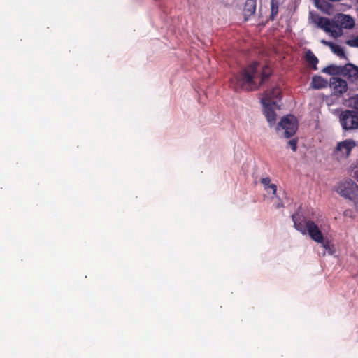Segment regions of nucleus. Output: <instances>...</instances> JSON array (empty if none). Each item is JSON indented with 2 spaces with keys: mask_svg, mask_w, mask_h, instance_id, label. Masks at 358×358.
I'll use <instances>...</instances> for the list:
<instances>
[{
  "mask_svg": "<svg viewBox=\"0 0 358 358\" xmlns=\"http://www.w3.org/2000/svg\"><path fill=\"white\" fill-rule=\"evenodd\" d=\"M335 190L345 199L351 201L358 199V185L350 179L338 182L335 186Z\"/></svg>",
  "mask_w": 358,
  "mask_h": 358,
  "instance_id": "obj_3",
  "label": "nucleus"
},
{
  "mask_svg": "<svg viewBox=\"0 0 358 358\" xmlns=\"http://www.w3.org/2000/svg\"><path fill=\"white\" fill-rule=\"evenodd\" d=\"M256 0H247L243 8V15L245 20H248V17L255 14L256 11Z\"/></svg>",
  "mask_w": 358,
  "mask_h": 358,
  "instance_id": "obj_12",
  "label": "nucleus"
},
{
  "mask_svg": "<svg viewBox=\"0 0 358 358\" xmlns=\"http://www.w3.org/2000/svg\"><path fill=\"white\" fill-rule=\"evenodd\" d=\"M355 146L356 143L354 140L346 139L338 143L333 154L338 159H347Z\"/></svg>",
  "mask_w": 358,
  "mask_h": 358,
  "instance_id": "obj_5",
  "label": "nucleus"
},
{
  "mask_svg": "<svg viewBox=\"0 0 358 358\" xmlns=\"http://www.w3.org/2000/svg\"><path fill=\"white\" fill-rule=\"evenodd\" d=\"M333 22H336V26L334 28L336 30H339L340 29L343 31V28L350 29L355 26L354 19L349 15L342 13L338 14L336 20H333Z\"/></svg>",
  "mask_w": 358,
  "mask_h": 358,
  "instance_id": "obj_9",
  "label": "nucleus"
},
{
  "mask_svg": "<svg viewBox=\"0 0 358 358\" xmlns=\"http://www.w3.org/2000/svg\"><path fill=\"white\" fill-rule=\"evenodd\" d=\"M275 206L276 208H283L284 207V203L281 201L280 199H278V201L276 203V204L275 205Z\"/></svg>",
  "mask_w": 358,
  "mask_h": 358,
  "instance_id": "obj_25",
  "label": "nucleus"
},
{
  "mask_svg": "<svg viewBox=\"0 0 358 358\" xmlns=\"http://www.w3.org/2000/svg\"><path fill=\"white\" fill-rule=\"evenodd\" d=\"M271 179L269 177L263 178L261 180V183L264 185V188L266 191H268V186L271 185Z\"/></svg>",
  "mask_w": 358,
  "mask_h": 358,
  "instance_id": "obj_23",
  "label": "nucleus"
},
{
  "mask_svg": "<svg viewBox=\"0 0 358 358\" xmlns=\"http://www.w3.org/2000/svg\"><path fill=\"white\" fill-rule=\"evenodd\" d=\"M352 108L358 112V94H355L350 99Z\"/></svg>",
  "mask_w": 358,
  "mask_h": 358,
  "instance_id": "obj_20",
  "label": "nucleus"
},
{
  "mask_svg": "<svg viewBox=\"0 0 358 358\" xmlns=\"http://www.w3.org/2000/svg\"><path fill=\"white\" fill-rule=\"evenodd\" d=\"M271 190L272 192V194L273 195H276L277 192V186L275 184H271L269 186H268V191Z\"/></svg>",
  "mask_w": 358,
  "mask_h": 358,
  "instance_id": "obj_24",
  "label": "nucleus"
},
{
  "mask_svg": "<svg viewBox=\"0 0 358 358\" xmlns=\"http://www.w3.org/2000/svg\"><path fill=\"white\" fill-rule=\"evenodd\" d=\"M261 101L264 106V113L267 121L271 125L274 124L276 121V113L274 108H279L280 106L276 104V101H272L270 97L262 98Z\"/></svg>",
  "mask_w": 358,
  "mask_h": 358,
  "instance_id": "obj_7",
  "label": "nucleus"
},
{
  "mask_svg": "<svg viewBox=\"0 0 358 358\" xmlns=\"http://www.w3.org/2000/svg\"><path fill=\"white\" fill-rule=\"evenodd\" d=\"M339 121L345 131L358 129V112L352 110L343 111L339 115Z\"/></svg>",
  "mask_w": 358,
  "mask_h": 358,
  "instance_id": "obj_4",
  "label": "nucleus"
},
{
  "mask_svg": "<svg viewBox=\"0 0 358 358\" xmlns=\"http://www.w3.org/2000/svg\"><path fill=\"white\" fill-rule=\"evenodd\" d=\"M297 129V120L292 115L283 117L276 127V130L280 136L286 138H289L294 136Z\"/></svg>",
  "mask_w": 358,
  "mask_h": 358,
  "instance_id": "obj_2",
  "label": "nucleus"
},
{
  "mask_svg": "<svg viewBox=\"0 0 358 358\" xmlns=\"http://www.w3.org/2000/svg\"><path fill=\"white\" fill-rule=\"evenodd\" d=\"M342 71L343 66H338L334 64L329 65L322 70V72L332 76L342 74Z\"/></svg>",
  "mask_w": 358,
  "mask_h": 358,
  "instance_id": "obj_16",
  "label": "nucleus"
},
{
  "mask_svg": "<svg viewBox=\"0 0 358 358\" xmlns=\"http://www.w3.org/2000/svg\"><path fill=\"white\" fill-rule=\"evenodd\" d=\"M315 22L318 27L323 29L326 33H330L331 36L334 38H337L343 35V31L340 29L339 30H336L334 29L335 26H336V22H333V20H330L329 18L318 17L315 20Z\"/></svg>",
  "mask_w": 358,
  "mask_h": 358,
  "instance_id": "obj_6",
  "label": "nucleus"
},
{
  "mask_svg": "<svg viewBox=\"0 0 358 358\" xmlns=\"http://www.w3.org/2000/svg\"><path fill=\"white\" fill-rule=\"evenodd\" d=\"M357 3H358V0H357Z\"/></svg>",
  "mask_w": 358,
  "mask_h": 358,
  "instance_id": "obj_29",
  "label": "nucleus"
},
{
  "mask_svg": "<svg viewBox=\"0 0 358 358\" xmlns=\"http://www.w3.org/2000/svg\"><path fill=\"white\" fill-rule=\"evenodd\" d=\"M352 176L358 181V170H355L353 172Z\"/></svg>",
  "mask_w": 358,
  "mask_h": 358,
  "instance_id": "obj_28",
  "label": "nucleus"
},
{
  "mask_svg": "<svg viewBox=\"0 0 358 358\" xmlns=\"http://www.w3.org/2000/svg\"><path fill=\"white\" fill-rule=\"evenodd\" d=\"M306 234L308 233L310 237L317 243L323 242V234L318 226L312 220L306 222Z\"/></svg>",
  "mask_w": 358,
  "mask_h": 358,
  "instance_id": "obj_8",
  "label": "nucleus"
},
{
  "mask_svg": "<svg viewBox=\"0 0 358 358\" xmlns=\"http://www.w3.org/2000/svg\"><path fill=\"white\" fill-rule=\"evenodd\" d=\"M346 44L350 47L358 48V36L354 38L348 40Z\"/></svg>",
  "mask_w": 358,
  "mask_h": 358,
  "instance_id": "obj_21",
  "label": "nucleus"
},
{
  "mask_svg": "<svg viewBox=\"0 0 358 358\" xmlns=\"http://www.w3.org/2000/svg\"><path fill=\"white\" fill-rule=\"evenodd\" d=\"M305 58L307 62L313 66L314 69H317L316 65L318 63V59L310 50L306 52Z\"/></svg>",
  "mask_w": 358,
  "mask_h": 358,
  "instance_id": "obj_17",
  "label": "nucleus"
},
{
  "mask_svg": "<svg viewBox=\"0 0 358 358\" xmlns=\"http://www.w3.org/2000/svg\"><path fill=\"white\" fill-rule=\"evenodd\" d=\"M330 87L333 89L334 94L341 95L348 90L347 82L340 78L332 77L330 79Z\"/></svg>",
  "mask_w": 358,
  "mask_h": 358,
  "instance_id": "obj_10",
  "label": "nucleus"
},
{
  "mask_svg": "<svg viewBox=\"0 0 358 358\" xmlns=\"http://www.w3.org/2000/svg\"><path fill=\"white\" fill-rule=\"evenodd\" d=\"M329 48L331 51L338 57L346 58L343 49L339 45L335 43L329 44Z\"/></svg>",
  "mask_w": 358,
  "mask_h": 358,
  "instance_id": "obj_19",
  "label": "nucleus"
},
{
  "mask_svg": "<svg viewBox=\"0 0 358 358\" xmlns=\"http://www.w3.org/2000/svg\"><path fill=\"white\" fill-rule=\"evenodd\" d=\"M280 94V89L276 86L271 90H266L263 98L270 97L272 101H276V104H278V99H281Z\"/></svg>",
  "mask_w": 358,
  "mask_h": 358,
  "instance_id": "obj_15",
  "label": "nucleus"
},
{
  "mask_svg": "<svg viewBox=\"0 0 358 358\" xmlns=\"http://www.w3.org/2000/svg\"><path fill=\"white\" fill-rule=\"evenodd\" d=\"M271 75V70L267 65L260 66L259 62H253L230 79V85L236 91H255L267 81Z\"/></svg>",
  "mask_w": 358,
  "mask_h": 358,
  "instance_id": "obj_1",
  "label": "nucleus"
},
{
  "mask_svg": "<svg viewBox=\"0 0 358 358\" xmlns=\"http://www.w3.org/2000/svg\"><path fill=\"white\" fill-rule=\"evenodd\" d=\"M288 145L291 147L294 152H296L297 148V139L293 138L288 141Z\"/></svg>",
  "mask_w": 358,
  "mask_h": 358,
  "instance_id": "obj_22",
  "label": "nucleus"
},
{
  "mask_svg": "<svg viewBox=\"0 0 358 358\" xmlns=\"http://www.w3.org/2000/svg\"><path fill=\"white\" fill-rule=\"evenodd\" d=\"M321 43L328 47H329V44H333V42L327 41L324 39L321 40Z\"/></svg>",
  "mask_w": 358,
  "mask_h": 358,
  "instance_id": "obj_26",
  "label": "nucleus"
},
{
  "mask_svg": "<svg viewBox=\"0 0 358 358\" xmlns=\"http://www.w3.org/2000/svg\"><path fill=\"white\" fill-rule=\"evenodd\" d=\"M342 74L347 76L352 82L357 81L358 80V67L351 63H348L343 66Z\"/></svg>",
  "mask_w": 358,
  "mask_h": 358,
  "instance_id": "obj_11",
  "label": "nucleus"
},
{
  "mask_svg": "<svg viewBox=\"0 0 358 358\" xmlns=\"http://www.w3.org/2000/svg\"><path fill=\"white\" fill-rule=\"evenodd\" d=\"M292 218L295 229L301 232L303 234H306V222H303L302 216L299 213H295L292 215Z\"/></svg>",
  "mask_w": 358,
  "mask_h": 358,
  "instance_id": "obj_13",
  "label": "nucleus"
},
{
  "mask_svg": "<svg viewBox=\"0 0 358 358\" xmlns=\"http://www.w3.org/2000/svg\"><path fill=\"white\" fill-rule=\"evenodd\" d=\"M327 85V81L322 77L315 76L312 78L310 86L313 89H322Z\"/></svg>",
  "mask_w": 358,
  "mask_h": 358,
  "instance_id": "obj_14",
  "label": "nucleus"
},
{
  "mask_svg": "<svg viewBox=\"0 0 358 358\" xmlns=\"http://www.w3.org/2000/svg\"><path fill=\"white\" fill-rule=\"evenodd\" d=\"M279 1L278 0H271V14L269 19L271 21L275 20L279 11Z\"/></svg>",
  "mask_w": 358,
  "mask_h": 358,
  "instance_id": "obj_18",
  "label": "nucleus"
},
{
  "mask_svg": "<svg viewBox=\"0 0 358 358\" xmlns=\"http://www.w3.org/2000/svg\"><path fill=\"white\" fill-rule=\"evenodd\" d=\"M321 243L322 244L323 247H324L326 250H327V249H329V241L324 242V241H323V242H322V243Z\"/></svg>",
  "mask_w": 358,
  "mask_h": 358,
  "instance_id": "obj_27",
  "label": "nucleus"
}]
</instances>
